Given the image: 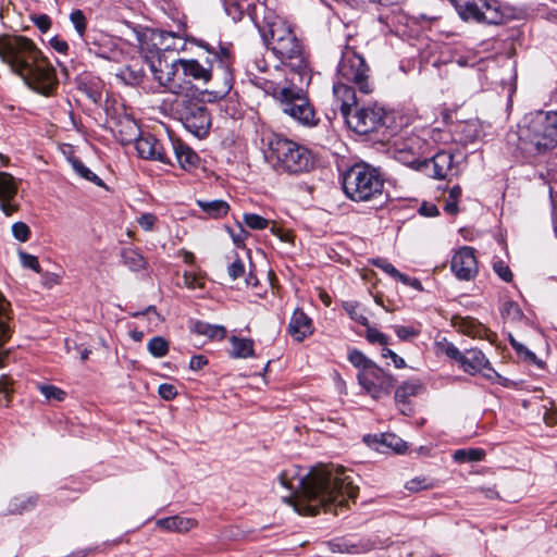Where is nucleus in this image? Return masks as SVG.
<instances>
[{"instance_id": "f257e3e1", "label": "nucleus", "mask_w": 557, "mask_h": 557, "mask_svg": "<svg viewBox=\"0 0 557 557\" xmlns=\"http://www.w3.org/2000/svg\"><path fill=\"white\" fill-rule=\"evenodd\" d=\"M356 478L351 470L342 466L322 465L298 478L297 486L294 484V471H283L278 482L292 491L290 495L283 496V500L298 513L315 516L323 509L324 512L338 515L358 496Z\"/></svg>"}, {"instance_id": "f03ea898", "label": "nucleus", "mask_w": 557, "mask_h": 557, "mask_svg": "<svg viewBox=\"0 0 557 557\" xmlns=\"http://www.w3.org/2000/svg\"><path fill=\"white\" fill-rule=\"evenodd\" d=\"M0 59L34 91L49 97L57 89L54 67L30 39L0 37Z\"/></svg>"}, {"instance_id": "7ed1b4c3", "label": "nucleus", "mask_w": 557, "mask_h": 557, "mask_svg": "<svg viewBox=\"0 0 557 557\" xmlns=\"http://www.w3.org/2000/svg\"><path fill=\"white\" fill-rule=\"evenodd\" d=\"M259 29L267 47L281 63L289 67L300 85H308L311 81L308 55L293 28L277 16H268Z\"/></svg>"}, {"instance_id": "20e7f679", "label": "nucleus", "mask_w": 557, "mask_h": 557, "mask_svg": "<svg viewBox=\"0 0 557 557\" xmlns=\"http://www.w3.org/2000/svg\"><path fill=\"white\" fill-rule=\"evenodd\" d=\"M197 44L206 50L205 63H200L197 59H177L174 61V66H180L185 77L202 84H207L213 77L221 79L223 82L221 92L227 94L233 82L230 50L221 45L215 47L203 40H198Z\"/></svg>"}, {"instance_id": "39448f33", "label": "nucleus", "mask_w": 557, "mask_h": 557, "mask_svg": "<svg viewBox=\"0 0 557 557\" xmlns=\"http://www.w3.org/2000/svg\"><path fill=\"white\" fill-rule=\"evenodd\" d=\"M333 96L347 126L355 133L364 135L383 124L385 110L376 103L360 106L352 86L334 83Z\"/></svg>"}, {"instance_id": "423d86ee", "label": "nucleus", "mask_w": 557, "mask_h": 557, "mask_svg": "<svg viewBox=\"0 0 557 557\" xmlns=\"http://www.w3.org/2000/svg\"><path fill=\"white\" fill-rule=\"evenodd\" d=\"M518 147L529 154H544L557 146V112L536 111L524 116Z\"/></svg>"}, {"instance_id": "0eeeda50", "label": "nucleus", "mask_w": 557, "mask_h": 557, "mask_svg": "<svg viewBox=\"0 0 557 557\" xmlns=\"http://www.w3.org/2000/svg\"><path fill=\"white\" fill-rule=\"evenodd\" d=\"M292 86L275 85L272 96L280 102L282 111L299 124L313 127L319 124L315 111L298 83V77L290 78Z\"/></svg>"}, {"instance_id": "6e6552de", "label": "nucleus", "mask_w": 557, "mask_h": 557, "mask_svg": "<svg viewBox=\"0 0 557 557\" xmlns=\"http://www.w3.org/2000/svg\"><path fill=\"white\" fill-rule=\"evenodd\" d=\"M267 141L273 156L289 174H300L317 169L318 159L308 148L277 134L269 135Z\"/></svg>"}, {"instance_id": "1a4fd4ad", "label": "nucleus", "mask_w": 557, "mask_h": 557, "mask_svg": "<svg viewBox=\"0 0 557 557\" xmlns=\"http://www.w3.org/2000/svg\"><path fill=\"white\" fill-rule=\"evenodd\" d=\"M369 67L364 59L354 50H347L343 53L337 66L336 83L343 82L347 86L354 84L360 94L369 95L373 87L369 82Z\"/></svg>"}, {"instance_id": "9d476101", "label": "nucleus", "mask_w": 557, "mask_h": 557, "mask_svg": "<svg viewBox=\"0 0 557 557\" xmlns=\"http://www.w3.org/2000/svg\"><path fill=\"white\" fill-rule=\"evenodd\" d=\"M463 21L499 25L505 15L497 0H450Z\"/></svg>"}, {"instance_id": "9b49d317", "label": "nucleus", "mask_w": 557, "mask_h": 557, "mask_svg": "<svg viewBox=\"0 0 557 557\" xmlns=\"http://www.w3.org/2000/svg\"><path fill=\"white\" fill-rule=\"evenodd\" d=\"M185 128L198 138L205 137L211 126L210 113L203 102L185 96L176 109Z\"/></svg>"}, {"instance_id": "f8f14e48", "label": "nucleus", "mask_w": 557, "mask_h": 557, "mask_svg": "<svg viewBox=\"0 0 557 557\" xmlns=\"http://www.w3.org/2000/svg\"><path fill=\"white\" fill-rule=\"evenodd\" d=\"M343 189L354 201H367L383 188L381 176H343Z\"/></svg>"}, {"instance_id": "ddd939ff", "label": "nucleus", "mask_w": 557, "mask_h": 557, "mask_svg": "<svg viewBox=\"0 0 557 557\" xmlns=\"http://www.w3.org/2000/svg\"><path fill=\"white\" fill-rule=\"evenodd\" d=\"M357 379L362 388L374 399L388 395L396 380L383 369L374 364L368 372L358 373Z\"/></svg>"}, {"instance_id": "4468645a", "label": "nucleus", "mask_w": 557, "mask_h": 557, "mask_svg": "<svg viewBox=\"0 0 557 557\" xmlns=\"http://www.w3.org/2000/svg\"><path fill=\"white\" fill-rule=\"evenodd\" d=\"M127 140L131 141L135 139V148L141 158L157 160L163 163L169 162L161 143L154 136L146 134L137 137L139 128L134 121H127Z\"/></svg>"}, {"instance_id": "2eb2a0df", "label": "nucleus", "mask_w": 557, "mask_h": 557, "mask_svg": "<svg viewBox=\"0 0 557 557\" xmlns=\"http://www.w3.org/2000/svg\"><path fill=\"white\" fill-rule=\"evenodd\" d=\"M450 268L459 280L470 281L474 278L478 273L474 249L468 246L459 248L451 258Z\"/></svg>"}, {"instance_id": "dca6fc26", "label": "nucleus", "mask_w": 557, "mask_h": 557, "mask_svg": "<svg viewBox=\"0 0 557 557\" xmlns=\"http://www.w3.org/2000/svg\"><path fill=\"white\" fill-rule=\"evenodd\" d=\"M454 157L450 152L441 151L437 152L432 159H425L423 161L413 160L410 162L414 171H430L433 170V174H447L453 169Z\"/></svg>"}, {"instance_id": "f3484780", "label": "nucleus", "mask_w": 557, "mask_h": 557, "mask_svg": "<svg viewBox=\"0 0 557 557\" xmlns=\"http://www.w3.org/2000/svg\"><path fill=\"white\" fill-rule=\"evenodd\" d=\"M162 61L158 59V64L154 62L150 63V70L153 74V78L159 82L160 86L165 87L171 92H178L181 85L176 82L175 75L180 70V66H174V62L171 65L166 64V71L161 69Z\"/></svg>"}, {"instance_id": "a211bd4d", "label": "nucleus", "mask_w": 557, "mask_h": 557, "mask_svg": "<svg viewBox=\"0 0 557 557\" xmlns=\"http://www.w3.org/2000/svg\"><path fill=\"white\" fill-rule=\"evenodd\" d=\"M459 366L466 373L471 375H474L484 369L491 370L488 359L476 348L466 350V352L462 354Z\"/></svg>"}, {"instance_id": "6ab92c4d", "label": "nucleus", "mask_w": 557, "mask_h": 557, "mask_svg": "<svg viewBox=\"0 0 557 557\" xmlns=\"http://www.w3.org/2000/svg\"><path fill=\"white\" fill-rule=\"evenodd\" d=\"M17 193V183L13 176H0V208L7 216L17 211V206L11 200Z\"/></svg>"}, {"instance_id": "aec40b11", "label": "nucleus", "mask_w": 557, "mask_h": 557, "mask_svg": "<svg viewBox=\"0 0 557 557\" xmlns=\"http://www.w3.org/2000/svg\"><path fill=\"white\" fill-rule=\"evenodd\" d=\"M83 41L90 54L106 60L111 59V39L108 36L97 32H89Z\"/></svg>"}, {"instance_id": "412c9836", "label": "nucleus", "mask_w": 557, "mask_h": 557, "mask_svg": "<svg viewBox=\"0 0 557 557\" xmlns=\"http://www.w3.org/2000/svg\"><path fill=\"white\" fill-rule=\"evenodd\" d=\"M313 332L311 319L301 310L296 309L288 324V333L297 342L304 341Z\"/></svg>"}, {"instance_id": "4be33fe9", "label": "nucleus", "mask_w": 557, "mask_h": 557, "mask_svg": "<svg viewBox=\"0 0 557 557\" xmlns=\"http://www.w3.org/2000/svg\"><path fill=\"white\" fill-rule=\"evenodd\" d=\"M10 302L0 294V368L4 367V360L9 357V349L4 348L11 336L9 327Z\"/></svg>"}, {"instance_id": "5701e85b", "label": "nucleus", "mask_w": 557, "mask_h": 557, "mask_svg": "<svg viewBox=\"0 0 557 557\" xmlns=\"http://www.w3.org/2000/svg\"><path fill=\"white\" fill-rule=\"evenodd\" d=\"M172 145L180 166L187 172L195 170L200 160L198 154L181 140H176Z\"/></svg>"}, {"instance_id": "b1692460", "label": "nucleus", "mask_w": 557, "mask_h": 557, "mask_svg": "<svg viewBox=\"0 0 557 557\" xmlns=\"http://www.w3.org/2000/svg\"><path fill=\"white\" fill-rule=\"evenodd\" d=\"M196 521L190 518L173 516L157 521V527L168 532L186 533L195 528Z\"/></svg>"}, {"instance_id": "393cba45", "label": "nucleus", "mask_w": 557, "mask_h": 557, "mask_svg": "<svg viewBox=\"0 0 557 557\" xmlns=\"http://www.w3.org/2000/svg\"><path fill=\"white\" fill-rule=\"evenodd\" d=\"M225 13L234 21H242L253 7L252 0H221Z\"/></svg>"}, {"instance_id": "a878e982", "label": "nucleus", "mask_w": 557, "mask_h": 557, "mask_svg": "<svg viewBox=\"0 0 557 557\" xmlns=\"http://www.w3.org/2000/svg\"><path fill=\"white\" fill-rule=\"evenodd\" d=\"M197 206L212 219H221L230 211V206L226 201L221 199L214 200H197Z\"/></svg>"}, {"instance_id": "bb28decb", "label": "nucleus", "mask_w": 557, "mask_h": 557, "mask_svg": "<svg viewBox=\"0 0 557 557\" xmlns=\"http://www.w3.org/2000/svg\"><path fill=\"white\" fill-rule=\"evenodd\" d=\"M230 343L232 345L231 356L236 359H246L253 356V341L250 338H243L231 336Z\"/></svg>"}, {"instance_id": "cd10ccee", "label": "nucleus", "mask_w": 557, "mask_h": 557, "mask_svg": "<svg viewBox=\"0 0 557 557\" xmlns=\"http://www.w3.org/2000/svg\"><path fill=\"white\" fill-rule=\"evenodd\" d=\"M168 38H174V35L169 32L148 29L143 34L139 40L143 48L145 47V45H147V40H149L152 42L153 49H156L157 51H161L170 49V45H165L163 42Z\"/></svg>"}, {"instance_id": "c85d7f7f", "label": "nucleus", "mask_w": 557, "mask_h": 557, "mask_svg": "<svg viewBox=\"0 0 557 557\" xmlns=\"http://www.w3.org/2000/svg\"><path fill=\"white\" fill-rule=\"evenodd\" d=\"M190 330L198 335H203L211 339H223L226 335L224 326L212 325L202 321L193 322Z\"/></svg>"}, {"instance_id": "c756f323", "label": "nucleus", "mask_w": 557, "mask_h": 557, "mask_svg": "<svg viewBox=\"0 0 557 557\" xmlns=\"http://www.w3.org/2000/svg\"><path fill=\"white\" fill-rule=\"evenodd\" d=\"M423 388L419 380H409L399 385L395 392V401L397 404L406 405L411 396H416Z\"/></svg>"}, {"instance_id": "7c9ffc66", "label": "nucleus", "mask_w": 557, "mask_h": 557, "mask_svg": "<svg viewBox=\"0 0 557 557\" xmlns=\"http://www.w3.org/2000/svg\"><path fill=\"white\" fill-rule=\"evenodd\" d=\"M228 276L236 281L239 277L245 278L246 286H257L258 285V278L249 272V274L246 276V269L243 260L239 258H236L227 268Z\"/></svg>"}, {"instance_id": "2f4dec72", "label": "nucleus", "mask_w": 557, "mask_h": 557, "mask_svg": "<svg viewBox=\"0 0 557 557\" xmlns=\"http://www.w3.org/2000/svg\"><path fill=\"white\" fill-rule=\"evenodd\" d=\"M123 263L131 271H140L146 268L147 261L144 256L134 248H124L121 252Z\"/></svg>"}, {"instance_id": "473e14b6", "label": "nucleus", "mask_w": 557, "mask_h": 557, "mask_svg": "<svg viewBox=\"0 0 557 557\" xmlns=\"http://www.w3.org/2000/svg\"><path fill=\"white\" fill-rule=\"evenodd\" d=\"M456 140L460 143H472L478 137V131L474 123L459 122L454 126Z\"/></svg>"}, {"instance_id": "72a5a7b5", "label": "nucleus", "mask_w": 557, "mask_h": 557, "mask_svg": "<svg viewBox=\"0 0 557 557\" xmlns=\"http://www.w3.org/2000/svg\"><path fill=\"white\" fill-rule=\"evenodd\" d=\"M37 502V497L20 495L10 500L8 511L10 513L16 515L22 513L25 510L32 509Z\"/></svg>"}, {"instance_id": "f704fd0d", "label": "nucleus", "mask_w": 557, "mask_h": 557, "mask_svg": "<svg viewBox=\"0 0 557 557\" xmlns=\"http://www.w3.org/2000/svg\"><path fill=\"white\" fill-rule=\"evenodd\" d=\"M459 330L468 336L479 338H482L486 333V329L472 318H462L459 323Z\"/></svg>"}, {"instance_id": "c9c22d12", "label": "nucleus", "mask_w": 557, "mask_h": 557, "mask_svg": "<svg viewBox=\"0 0 557 557\" xmlns=\"http://www.w3.org/2000/svg\"><path fill=\"white\" fill-rule=\"evenodd\" d=\"M348 360L359 370L358 373L368 372L375 364L363 352L357 349L349 351Z\"/></svg>"}, {"instance_id": "e433bc0d", "label": "nucleus", "mask_w": 557, "mask_h": 557, "mask_svg": "<svg viewBox=\"0 0 557 557\" xmlns=\"http://www.w3.org/2000/svg\"><path fill=\"white\" fill-rule=\"evenodd\" d=\"M485 456V451L480 448L458 449L454 453L453 458L456 462L481 461Z\"/></svg>"}, {"instance_id": "4c0bfd02", "label": "nucleus", "mask_w": 557, "mask_h": 557, "mask_svg": "<svg viewBox=\"0 0 557 557\" xmlns=\"http://www.w3.org/2000/svg\"><path fill=\"white\" fill-rule=\"evenodd\" d=\"M368 545L349 543L348 541H335L331 543V549L338 553L359 554L368 550Z\"/></svg>"}, {"instance_id": "58836bf2", "label": "nucleus", "mask_w": 557, "mask_h": 557, "mask_svg": "<svg viewBox=\"0 0 557 557\" xmlns=\"http://www.w3.org/2000/svg\"><path fill=\"white\" fill-rule=\"evenodd\" d=\"M147 348L153 357L162 358L169 352V343L161 336H154L148 342Z\"/></svg>"}, {"instance_id": "ea45409f", "label": "nucleus", "mask_w": 557, "mask_h": 557, "mask_svg": "<svg viewBox=\"0 0 557 557\" xmlns=\"http://www.w3.org/2000/svg\"><path fill=\"white\" fill-rule=\"evenodd\" d=\"M436 350L438 354H443L448 358L457 361L458 363L461 360L462 354L453 343L448 342L446 338L436 342Z\"/></svg>"}, {"instance_id": "a19ab883", "label": "nucleus", "mask_w": 557, "mask_h": 557, "mask_svg": "<svg viewBox=\"0 0 557 557\" xmlns=\"http://www.w3.org/2000/svg\"><path fill=\"white\" fill-rule=\"evenodd\" d=\"M70 21L73 24L77 35L84 40L87 33V18L82 10H74L70 14Z\"/></svg>"}, {"instance_id": "79ce46f5", "label": "nucleus", "mask_w": 557, "mask_h": 557, "mask_svg": "<svg viewBox=\"0 0 557 557\" xmlns=\"http://www.w3.org/2000/svg\"><path fill=\"white\" fill-rule=\"evenodd\" d=\"M343 308L348 313L350 319H352L354 321H356L357 323H359L363 326H368L369 320L363 314V312L360 310V306L358 302L346 301V302H344Z\"/></svg>"}, {"instance_id": "37998d69", "label": "nucleus", "mask_w": 557, "mask_h": 557, "mask_svg": "<svg viewBox=\"0 0 557 557\" xmlns=\"http://www.w3.org/2000/svg\"><path fill=\"white\" fill-rule=\"evenodd\" d=\"M373 264L380 269H382L385 273H387L388 275H391L392 277L405 283V284H408L409 283V277L406 276L405 274L400 273L392 263H389L387 260L385 259H376L373 261Z\"/></svg>"}, {"instance_id": "c03bdc74", "label": "nucleus", "mask_w": 557, "mask_h": 557, "mask_svg": "<svg viewBox=\"0 0 557 557\" xmlns=\"http://www.w3.org/2000/svg\"><path fill=\"white\" fill-rule=\"evenodd\" d=\"M38 389L49 401H62L66 396V393L63 389L54 385L40 384L38 385Z\"/></svg>"}, {"instance_id": "a18cd8bd", "label": "nucleus", "mask_w": 557, "mask_h": 557, "mask_svg": "<svg viewBox=\"0 0 557 557\" xmlns=\"http://www.w3.org/2000/svg\"><path fill=\"white\" fill-rule=\"evenodd\" d=\"M245 224L252 230H264L269 225V221L256 213L244 214Z\"/></svg>"}, {"instance_id": "49530a36", "label": "nucleus", "mask_w": 557, "mask_h": 557, "mask_svg": "<svg viewBox=\"0 0 557 557\" xmlns=\"http://www.w3.org/2000/svg\"><path fill=\"white\" fill-rule=\"evenodd\" d=\"M12 234L16 240L25 243L29 239L30 228L24 222H15L12 225Z\"/></svg>"}, {"instance_id": "de8ad7c7", "label": "nucleus", "mask_w": 557, "mask_h": 557, "mask_svg": "<svg viewBox=\"0 0 557 557\" xmlns=\"http://www.w3.org/2000/svg\"><path fill=\"white\" fill-rule=\"evenodd\" d=\"M18 258H20L21 264L24 268L32 269L33 271H35L37 273L41 272V267H40L38 258L36 256L29 255V253L21 250L18 252Z\"/></svg>"}, {"instance_id": "09e8293b", "label": "nucleus", "mask_w": 557, "mask_h": 557, "mask_svg": "<svg viewBox=\"0 0 557 557\" xmlns=\"http://www.w3.org/2000/svg\"><path fill=\"white\" fill-rule=\"evenodd\" d=\"M366 338L371 344H380L382 346H386L388 344V337L379 330L371 327L369 324L367 326Z\"/></svg>"}, {"instance_id": "8fccbe9b", "label": "nucleus", "mask_w": 557, "mask_h": 557, "mask_svg": "<svg viewBox=\"0 0 557 557\" xmlns=\"http://www.w3.org/2000/svg\"><path fill=\"white\" fill-rule=\"evenodd\" d=\"M382 443L398 453L406 448L405 443L394 434H383Z\"/></svg>"}, {"instance_id": "3c124183", "label": "nucleus", "mask_w": 557, "mask_h": 557, "mask_svg": "<svg viewBox=\"0 0 557 557\" xmlns=\"http://www.w3.org/2000/svg\"><path fill=\"white\" fill-rule=\"evenodd\" d=\"M502 313L512 320L520 319L522 315V312H521L519 306L511 300L504 302L503 308H502Z\"/></svg>"}, {"instance_id": "603ef678", "label": "nucleus", "mask_w": 557, "mask_h": 557, "mask_svg": "<svg viewBox=\"0 0 557 557\" xmlns=\"http://www.w3.org/2000/svg\"><path fill=\"white\" fill-rule=\"evenodd\" d=\"M405 486L411 492H419L432 487V484L426 478H414L409 480Z\"/></svg>"}, {"instance_id": "864d4df0", "label": "nucleus", "mask_w": 557, "mask_h": 557, "mask_svg": "<svg viewBox=\"0 0 557 557\" xmlns=\"http://www.w3.org/2000/svg\"><path fill=\"white\" fill-rule=\"evenodd\" d=\"M376 170L368 163L356 162L351 164L343 174H375Z\"/></svg>"}, {"instance_id": "5fc2aeb1", "label": "nucleus", "mask_w": 557, "mask_h": 557, "mask_svg": "<svg viewBox=\"0 0 557 557\" xmlns=\"http://www.w3.org/2000/svg\"><path fill=\"white\" fill-rule=\"evenodd\" d=\"M493 269L503 281L508 283L512 281V272L504 261H496Z\"/></svg>"}, {"instance_id": "6e6d98bb", "label": "nucleus", "mask_w": 557, "mask_h": 557, "mask_svg": "<svg viewBox=\"0 0 557 557\" xmlns=\"http://www.w3.org/2000/svg\"><path fill=\"white\" fill-rule=\"evenodd\" d=\"M122 77L128 84L136 85L141 82L143 72L141 70L135 71L131 66H127L125 70L122 71Z\"/></svg>"}, {"instance_id": "4d7b16f0", "label": "nucleus", "mask_w": 557, "mask_h": 557, "mask_svg": "<svg viewBox=\"0 0 557 557\" xmlns=\"http://www.w3.org/2000/svg\"><path fill=\"white\" fill-rule=\"evenodd\" d=\"M32 21L41 33L48 32L51 27V18L47 14L34 15Z\"/></svg>"}, {"instance_id": "13d9d810", "label": "nucleus", "mask_w": 557, "mask_h": 557, "mask_svg": "<svg viewBox=\"0 0 557 557\" xmlns=\"http://www.w3.org/2000/svg\"><path fill=\"white\" fill-rule=\"evenodd\" d=\"M395 333L401 341H407L411 337H416L419 335V331L416 330L414 327L404 325L395 326Z\"/></svg>"}, {"instance_id": "bf43d9fd", "label": "nucleus", "mask_w": 557, "mask_h": 557, "mask_svg": "<svg viewBox=\"0 0 557 557\" xmlns=\"http://www.w3.org/2000/svg\"><path fill=\"white\" fill-rule=\"evenodd\" d=\"M382 357L383 358H391L393 360L394 366L397 369H403L406 367V361L404 358L399 357L397 354H395L393 350L384 347L382 350Z\"/></svg>"}, {"instance_id": "052dcab7", "label": "nucleus", "mask_w": 557, "mask_h": 557, "mask_svg": "<svg viewBox=\"0 0 557 557\" xmlns=\"http://www.w3.org/2000/svg\"><path fill=\"white\" fill-rule=\"evenodd\" d=\"M157 221V216L152 213H144L138 219V224L145 231H151Z\"/></svg>"}, {"instance_id": "680f3d73", "label": "nucleus", "mask_w": 557, "mask_h": 557, "mask_svg": "<svg viewBox=\"0 0 557 557\" xmlns=\"http://www.w3.org/2000/svg\"><path fill=\"white\" fill-rule=\"evenodd\" d=\"M159 395L165 400H171L175 398L177 391L174 385L164 383L159 386Z\"/></svg>"}, {"instance_id": "e2e57ef3", "label": "nucleus", "mask_w": 557, "mask_h": 557, "mask_svg": "<svg viewBox=\"0 0 557 557\" xmlns=\"http://www.w3.org/2000/svg\"><path fill=\"white\" fill-rule=\"evenodd\" d=\"M510 344L513 347V349L519 354H524L527 359L533 360L535 359L534 352L530 351L525 346H523L521 343L516 341L512 336H510Z\"/></svg>"}, {"instance_id": "0e129e2a", "label": "nucleus", "mask_w": 557, "mask_h": 557, "mask_svg": "<svg viewBox=\"0 0 557 557\" xmlns=\"http://www.w3.org/2000/svg\"><path fill=\"white\" fill-rule=\"evenodd\" d=\"M49 42L50 46L60 53H66L69 50L67 42L58 36L51 38Z\"/></svg>"}, {"instance_id": "69168bd1", "label": "nucleus", "mask_w": 557, "mask_h": 557, "mask_svg": "<svg viewBox=\"0 0 557 557\" xmlns=\"http://www.w3.org/2000/svg\"><path fill=\"white\" fill-rule=\"evenodd\" d=\"M208 363V360L202 355L193 356L189 361V368L191 370H200Z\"/></svg>"}, {"instance_id": "338daca9", "label": "nucleus", "mask_w": 557, "mask_h": 557, "mask_svg": "<svg viewBox=\"0 0 557 557\" xmlns=\"http://www.w3.org/2000/svg\"><path fill=\"white\" fill-rule=\"evenodd\" d=\"M419 212L424 216H436L440 213L435 205L426 202L422 203V206L419 209Z\"/></svg>"}, {"instance_id": "774afa93", "label": "nucleus", "mask_w": 557, "mask_h": 557, "mask_svg": "<svg viewBox=\"0 0 557 557\" xmlns=\"http://www.w3.org/2000/svg\"><path fill=\"white\" fill-rule=\"evenodd\" d=\"M231 236H232V239L233 242L237 245V246H240L244 244V242L246 240V238L248 237V233L243 228V227H239V231L234 233L232 232L231 233Z\"/></svg>"}]
</instances>
